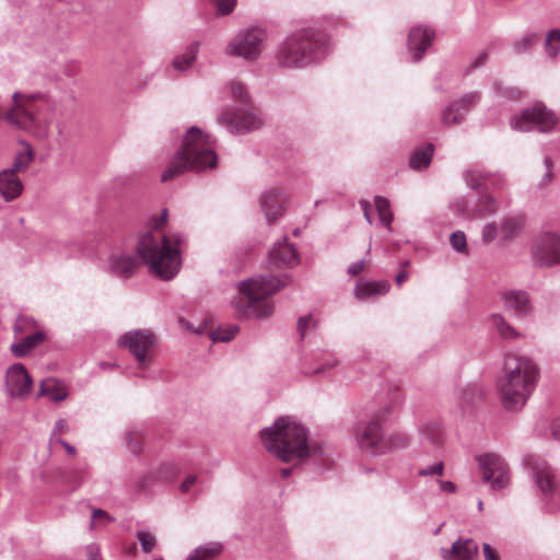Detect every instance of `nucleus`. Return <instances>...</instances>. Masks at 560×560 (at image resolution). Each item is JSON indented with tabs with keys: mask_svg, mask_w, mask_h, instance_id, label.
<instances>
[{
	"mask_svg": "<svg viewBox=\"0 0 560 560\" xmlns=\"http://www.w3.org/2000/svg\"><path fill=\"white\" fill-rule=\"evenodd\" d=\"M453 249L460 254H468L467 238L463 231H455L450 236Z\"/></svg>",
	"mask_w": 560,
	"mask_h": 560,
	"instance_id": "c03bdc74",
	"label": "nucleus"
},
{
	"mask_svg": "<svg viewBox=\"0 0 560 560\" xmlns=\"http://www.w3.org/2000/svg\"><path fill=\"white\" fill-rule=\"evenodd\" d=\"M354 436L361 451L371 455H380L383 443V425L380 417L360 421L354 429Z\"/></svg>",
	"mask_w": 560,
	"mask_h": 560,
	"instance_id": "9b49d317",
	"label": "nucleus"
},
{
	"mask_svg": "<svg viewBox=\"0 0 560 560\" xmlns=\"http://www.w3.org/2000/svg\"><path fill=\"white\" fill-rule=\"evenodd\" d=\"M444 471V464L442 462L434 463L433 465L419 470V476H442Z\"/></svg>",
	"mask_w": 560,
	"mask_h": 560,
	"instance_id": "864d4df0",
	"label": "nucleus"
},
{
	"mask_svg": "<svg viewBox=\"0 0 560 560\" xmlns=\"http://www.w3.org/2000/svg\"><path fill=\"white\" fill-rule=\"evenodd\" d=\"M210 2L217 8L219 15L232 13L236 5V0H210Z\"/></svg>",
	"mask_w": 560,
	"mask_h": 560,
	"instance_id": "09e8293b",
	"label": "nucleus"
},
{
	"mask_svg": "<svg viewBox=\"0 0 560 560\" xmlns=\"http://www.w3.org/2000/svg\"><path fill=\"white\" fill-rule=\"evenodd\" d=\"M537 487L542 493H551L555 490V475L551 467L545 462H538L533 466Z\"/></svg>",
	"mask_w": 560,
	"mask_h": 560,
	"instance_id": "bb28decb",
	"label": "nucleus"
},
{
	"mask_svg": "<svg viewBox=\"0 0 560 560\" xmlns=\"http://www.w3.org/2000/svg\"><path fill=\"white\" fill-rule=\"evenodd\" d=\"M482 479L490 482L492 489L500 490L510 481L509 468L504 459L497 454H485L478 458Z\"/></svg>",
	"mask_w": 560,
	"mask_h": 560,
	"instance_id": "ddd939ff",
	"label": "nucleus"
},
{
	"mask_svg": "<svg viewBox=\"0 0 560 560\" xmlns=\"http://www.w3.org/2000/svg\"><path fill=\"white\" fill-rule=\"evenodd\" d=\"M225 89L235 102L244 106H248L250 104L249 94L242 82L232 80L226 84Z\"/></svg>",
	"mask_w": 560,
	"mask_h": 560,
	"instance_id": "c9c22d12",
	"label": "nucleus"
},
{
	"mask_svg": "<svg viewBox=\"0 0 560 560\" xmlns=\"http://www.w3.org/2000/svg\"><path fill=\"white\" fill-rule=\"evenodd\" d=\"M85 555L89 560H101L100 547L97 544H90L85 547Z\"/></svg>",
	"mask_w": 560,
	"mask_h": 560,
	"instance_id": "6e6d98bb",
	"label": "nucleus"
},
{
	"mask_svg": "<svg viewBox=\"0 0 560 560\" xmlns=\"http://www.w3.org/2000/svg\"><path fill=\"white\" fill-rule=\"evenodd\" d=\"M23 191V184L11 171H0V196L9 202L15 200Z\"/></svg>",
	"mask_w": 560,
	"mask_h": 560,
	"instance_id": "b1692460",
	"label": "nucleus"
},
{
	"mask_svg": "<svg viewBox=\"0 0 560 560\" xmlns=\"http://www.w3.org/2000/svg\"><path fill=\"white\" fill-rule=\"evenodd\" d=\"M166 219L167 210H163L159 218L150 220L148 228L137 237L136 250L151 273L161 279L171 280L180 269L182 238L166 236L164 232Z\"/></svg>",
	"mask_w": 560,
	"mask_h": 560,
	"instance_id": "f257e3e1",
	"label": "nucleus"
},
{
	"mask_svg": "<svg viewBox=\"0 0 560 560\" xmlns=\"http://www.w3.org/2000/svg\"><path fill=\"white\" fill-rule=\"evenodd\" d=\"M69 431V425L65 419H59L56 421L55 429L50 435V443L57 441V439H61V434H66Z\"/></svg>",
	"mask_w": 560,
	"mask_h": 560,
	"instance_id": "603ef678",
	"label": "nucleus"
},
{
	"mask_svg": "<svg viewBox=\"0 0 560 560\" xmlns=\"http://www.w3.org/2000/svg\"><path fill=\"white\" fill-rule=\"evenodd\" d=\"M154 343L155 336L149 329L130 330L118 339V345L132 353L140 369H145L149 365L150 351Z\"/></svg>",
	"mask_w": 560,
	"mask_h": 560,
	"instance_id": "9d476101",
	"label": "nucleus"
},
{
	"mask_svg": "<svg viewBox=\"0 0 560 560\" xmlns=\"http://www.w3.org/2000/svg\"><path fill=\"white\" fill-rule=\"evenodd\" d=\"M501 300L506 310L513 312L518 319L527 318L533 314V305L529 295L523 290H508L501 294Z\"/></svg>",
	"mask_w": 560,
	"mask_h": 560,
	"instance_id": "6ab92c4d",
	"label": "nucleus"
},
{
	"mask_svg": "<svg viewBox=\"0 0 560 560\" xmlns=\"http://www.w3.org/2000/svg\"><path fill=\"white\" fill-rule=\"evenodd\" d=\"M268 264L271 267H293L299 264V254L295 247L288 242L287 237L278 241L269 253Z\"/></svg>",
	"mask_w": 560,
	"mask_h": 560,
	"instance_id": "aec40b11",
	"label": "nucleus"
},
{
	"mask_svg": "<svg viewBox=\"0 0 560 560\" xmlns=\"http://www.w3.org/2000/svg\"><path fill=\"white\" fill-rule=\"evenodd\" d=\"M197 481L196 475H189L185 478V480L180 483L179 490L183 493H187L192 485Z\"/></svg>",
	"mask_w": 560,
	"mask_h": 560,
	"instance_id": "bf43d9fd",
	"label": "nucleus"
},
{
	"mask_svg": "<svg viewBox=\"0 0 560 560\" xmlns=\"http://www.w3.org/2000/svg\"><path fill=\"white\" fill-rule=\"evenodd\" d=\"M525 217L522 214H508L501 219L500 234L503 242H511L523 232Z\"/></svg>",
	"mask_w": 560,
	"mask_h": 560,
	"instance_id": "393cba45",
	"label": "nucleus"
},
{
	"mask_svg": "<svg viewBox=\"0 0 560 560\" xmlns=\"http://www.w3.org/2000/svg\"><path fill=\"white\" fill-rule=\"evenodd\" d=\"M440 553L443 560H477L478 545L470 538H459L453 542L451 549L442 548Z\"/></svg>",
	"mask_w": 560,
	"mask_h": 560,
	"instance_id": "4be33fe9",
	"label": "nucleus"
},
{
	"mask_svg": "<svg viewBox=\"0 0 560 560\" xmlns=\"http://www.w3.org/2000/svg\"><path fill=\"white\" fill-rule=\"evenodd\" d=\"M375 208L378 212V218L381 223L386 226L389 231L392 230V221L394 219L393 213L390 211V205L388 199L376 196L374 199Z\"/></svg>",
	"mask_w": 560,
	"mask_h": 560,
	"instance_id": "4c0bfd02",
	"label": "nucleus"
},
{
	"mask_svg": "<svg viewBox=\"0 0 560 560\" xmlns=\"http://www.w3.org/2000/svg\"><path fill=\"white\" fill-rule=\"evenodd\" d=\"M137 258L121 247H115L110 250L107 258V271L124 279L133 276L138 268Z\"/></svg>",
	"mask_w": 560,
	"mask_h": 560,
	"instance_id": "2eb2a0df",
	"label": "nucleus"
},
{
	"mask_svg": "<svg viewBox=\"0 0 560 560\" xmlns=\"http://www.w3.org/2000/svg\"><path fill=\"white\" fill-rule=\"evenodd\" d=\"M237 331L238 327L235 325L218 328L210 332V338L213 342H228L236 336Z\"/></svg>",
	"mask_w": 560,
	"mask_h": 560,
	"instance_id": "79ce46f5",
	"label": "nucleus"
},
{
	"mask_svg": "<svg viewBox=\"0 0 560 560\" xmlns=\"http://www.w3.org/2000/svg\"><path fill=\"white\" fill-rule=\"evenodd\" d=\"M364 266V260L355 261L348 267V273L350 276H358L361 271H363Z\"/></svg>",
	"mask_w": 560,
	"mask_h": 560,
	"instance_id": "680f3d73",
	"label": "nucleus"
},
{
	"mask_svg": "<svg viewBox=\"0 0 560 560\" xmlns=\"http://www.w3.org/2000/svg\"><path fill=\"white\" fill-rule=\"evenodd\" d=\"M532 255L536 265L548 267L560 262V237L551 232L541 233L533 242Z\"/></svg>",
	"mask_w": 560,
	"mask_h": 560,
	"instance_id": "f8f14e48",
	"label": "nucleus"
},
{
	"mask_svg": "<svg viewBox=\"0 0 560 560\" xmlns=\"http://www.w3.org/2000/svg\"><path fill=\"white\" fill-rule=\"evenodd\" d=\"M265 448L278 459L299 463L312 454L307 430L289 417H280L260 432Z\"/></svg>",
	"mask_w": 560,
	"mask_h": 560,
	"instance_id": "7ed1b4c3",
	"label": "nucleus"
},
{
	"mask_svg": "<svg viewBox=\"0 0 560 560\" xmlns=\"http://www.w3.org/2000/svg\"><path fill=\"white\" fill-rule=\"evenodd\" d=\"M500 228L495 222L486 223L481 231V240L485 244L492 243L499 235Z\"/></svg>",
	"mask_w": 560,
	"mask_h": 560,
	"instance_id": "49530a36",
	"label": "nucleus"
},
{
	"mask_svg": "<svg viewBox=\"0 0 560 560\" xmlns=\"http://www.w3.org/2000/svg\"><path fill=\"white\" fill-rule=\"evenodd\" d=\"M551 434L556 440H560V419H555L551 422Z\"/></svg>",
	"mask_w": 560,
	"mask_h": 560,
	"instance_id": "69168bd1",
	"label": "nucleus"
},
{
	"mask_svg": "<svg viewBox=\"0 0 560 560\" xmlns=\"http://www.w3.org/2000/svg\"><path fill=\"white\" fill-rule=\"evenodd\" d=\"M114 520L115 518L110 516L106 511L102 509H93L89 529L94 530L96 527H104L107 524L114 522Z\"/></svg>",
	"mask_w": 560,
	"mask_h": 560,
	"instance_id": "ea45409f",
	"label": "nucleus"
},
{
	"mask_svg": "<svg viewBox=\"0 0 560 560\" xmlns=\"http://www.w3.org/2000/svg\"><path fill=\"white\" fill-rule=\"evenodd\" d=\"M420 432L432 444H438L442 440V430L439 423H425L421 427Z\"/></svg>",
	"mask_w": 560,
	"mask_h": 560,
	"instance_id": "a19ab883",
	"label": "nucleus"
},
{
	"mask_svg": "<svg viewBox=\"0 0 560 560\" xmlns=\"http://www.w3.org/2000/svg\"><path fill=\"white\" fill-rule=\"evenodd\" d=\"M536 364L525 357L510 355L504 361V374L498 381L501 402L506 410L523 408L537 382Z\"/></svg>",
	"mask_w": 560,
	"mask_h": 560,
	"instance_id": "39448f33",
	"label": "nucleus"
},
{
	"mask_svg": "<svg viewBox=\"0 0 560 560\" xmlns=\"http://www.w3.org/2000/svg\"><path fill=\"white\" fill-rule=\"evenodd\" d=\"M33 381L21 363H14L7 370L5 385L11 397L20 398L30 394Z\"/></svg>",
	"mask_w": 560,
	"mask_h": 560,
	"instance_id": "dca6fc26",
	"label": "nucleus"
},
{
	"mask_svg": "<svg viewBox=\"0 0 560 560\" xmlns=\"http://www.w3.org/2000/svg\"><path fill=\"white\" fill-rule=\"evenodd\" d=\"M545 166H546L547 173H546V175L544 177V180L550 182L551 176H552V174H551V171H552L551 158H549V156L545 158Z\"/></svg>",
	"mask_w": 560,
	"mask_h": 560,
	"instance_id": "338daca9",
	"label": "nucleus"
},
{
	"mask_svg": "<svg viewBox=\"0 0 560 560\" xmlns=\"http://www.w3.org/2000/svg\"><path fill=\"white\" fill-rule=\"evenodd\" d=\"M389 290V283L386 281H364L357 282L354 295L359 300H365L374 295L386 294Z\"/></svg>",
	"mask_w": 560,
	"mask_h": 560,
	"instance_id": "cd10ccee",
	"label": "nucleus"
},
{
	"mask_svg": "<svg viewBox=\"0 0 560 560\" xmlns=\"http://www.w3.org/2000/svg\"><path fill=\"white\" fill-rule=\"evenodd\" d=\"M223 549L220 542H209L205 546L196 548L187 558V560H213Z\"/></svg>",
	"mask_w": 560,
	"mask_h": 560,
	"instance_id": "72a5a7b5",
	"label": "nucleus"
},
{
	"mask_svg": "<svg viewBox=\"0 0 560 560\" xmlns=\"http://www.w3.org/2000/svg\"><path fill=\"white\" fill-rule=\"evenodd\" d=\"M326 36L315 28L293 32L279 45L275 60L284 69H302L316 62L325 54Z\"/></svg>",
	"mask_w": 560,
	"mask_h": 560,
	"instance_id": "0eeeda50",
	"label": "nucleus"
},
{
	"mask_svg": "<svg viewBox=\"0 0 560 560\" xmlns=\"http://www.w3.org/2000/svg\"><path fill=\"white\" fill-rule=\"evenodd\" d=\"M178 472V468L173 463H163L154 471H151L138 481V488L140 490H147L152 487L155 482H166L173 480Z\"/></svg>",
	"mask_w": 560,
	"mask_h": 560,
	"instance_id": "5701e85b",
	"label": "nucleus"
},
{
	"mask_svg": "<svg viewBox=\"0 0 560 560\" xmlns=\"http://www.w3.org/2000/svg\"><path fill=\"white\" fill-rule=\"evenodd\" d=\"M311 320H312V316L311 315L301 317L299 319V322H298V330H299L301 337H303L305 335V331H306Z\"/></svg>",
	"mask_w": 560,
	"mask_h": 560,
	"instance_id": "e2e57ef3",
	"label": "nucleus"
},
{
	"mask_svg": "<svg viewBox=\"0 0 560 560\" xmlns=\"http://www.w3.org/2000/svg\"><path fill=\"white\" fill-rule=\"evenodd\" d=\"M557 124L553 112L549 110L544 103L537 102L532 107L523 109L518 115L511 118V127L517 131H532L537 129L540 132L551 130Z\"/></svg>",
	"mask_w": 560,
	"mask_h": 560,
	"instance_id": "1a4fd4ad",
	"label": "nucleus"
},
{
	"mask_svg": "<svg viewBox=\"0 0 560 560\" xmlns=\"http://www.w3.org/2000/svg\"><path fill=\"white\" fill-rule=\"evenodd\" d=\"M33 159V150L30 145H26L22 151L16 153L11 166L4 170L11 171L13 174L18 175V173H23L28 168Z\"/></svg>",
	"mask_w": 560,
	"mask_h": 560,
	"instance_id": "473e14b6",
	"label": "nucleus"
},
{
	"mask_svg": "<svg viewBox=\"0 0 560 560\" xmlns=\"http://www.w3.org/2000/svg\"><path fill=\"white\" fill-rule=\"evenodd\" d=\"M491 326L504 339H516L520 337L517 330L511 326L506 319L500 314H493L490 317Z\"/></svg>",
	"mask_w": 560,
	"mask_h": 560,
	"instance_id": "f704fd0d",
	"label": "nucleus"
},
{
	"mask_svg": "<svg viewBox=\"0 0 560 560\" xmlns=\"http://www.w3.org/2000/svg\"><path fill=\"white\" fill-rule=\"evenodd\" d=\"M199 46L200 44L198 42L190 43L185 51L174 57L172 68L178 72L189 70L198 56Z\"/></svg>",
	"mask_w": 560,
	"mask_h": 560,
	"instance_id": "c756f323",
	"label": "nucleus"
},
{
	"mask_svg": "<svg viewBox=\"0 0 560 560\" xmlns=\"http://www.w3.org/2000/svg\"><path fill=\"white\" fill-rule=\"evenodd\" d=\"M218 155L213 139L198 127H190L184 139L183 149L171 159L161 175L162 182L172 180L188 171L201 172L217 165Z\"/></svg>",
	"mask_w": 560,
	"mask_h": 560,
	"instance_id": "20e7f679",
	"label": "nucleus"
},
{
	"mask_svg": "<svg viewBox=\"0 0 560 560\" xmlns=\"http://www.w3.org/2000/svg\"><path fill=\"white\" fill-rule=\"evenodd\" d=\"M498 209L499 207L495 199L490 195H483L479 199L476 217L485 218L487 215H492L498 211Z\"/></svg>",
	"mask_w": 560,
	"mask_h": 560,
	"instance_id": "58836bf2",
	"label": "nucleus"
},
{
	"mask_svg": "<svg viewBox=\"0 0 560 560\" xmlns=\"http://www.w3.org/2000/svg\"><path fill=\"white\" fill-rule=\"evenodd\" d=\"M35 327V320L27 316H19L14 323V332L16 336L23 334L24 331Z\"/></svg>",
	"mask_w": 560,
	"mask_h": 560,
	"instance_id": "de8ad7c7",
	"label": "nucleus"
},
{
	"mask_svg": "<svg viewBox=\"0 0 560 560\" xmlns=\"http://www.w3.org/2000/svg\"><path fill=\"white\" fill-rule=\"evenodd\" d=\"M489 56V52L487 50H483V51H480L476 58L471 61L470 66H469V70H474L480 66H482L485 63V61L487 60Z\"/></svg>",
	"mask_w": 560,
	"mask_h": 560,
	"instance_id": "4d7b16f0",
	"label": "nucleus"
},
{
	"mask_svg": "<svg viewBox=\"0 0 560 560\" xmlns=\"http://www.w3.org/2000/svg\"><path fill=\"white\" fill-rule=\"evenodd\" d=\"M433 155V144H428L424 149H418L410 158V166L413 170L427 167Z\"/></svg>",
	"mask_w": 560,
	"mask_h": 560,
	"instance_id": "e433bc0d",
	"label": "nucleus"
},
{
	"mask_svg": "<svg viewBox=\"0 0 560 560\" xmlns=\"http://www.w3.org/2000/svg\"><path fill=\"white\" fill-rule=\"evenodd\" d=\"M485 560H501L495 550L487 542L482 545Z\"/></svg>",
	"mask_w": 560,
	"mask_h": 560,
	"instance_id": "13d9d810",
	"label": "nucleus"
},
{
	"mask_svg": "<svg viewBox=\"0 0 560 560\" xmlns=\"http://www.w3.org/2000/svg\"><path fill=\"white\" fill-rule=\"evenodd\" d=\"M52 444H60L61 446H63V448L70 455H74L75 454L74 447L72 445H70L69 443H67L66 441H63L62 439H57V441H55Z\"/></svg>",
	"mask_w": 560,
	"mask_h": 560,
	"instance_id": "774afa93",
	"label": "nucleus"
},
{
	"mask_svg": "<svg viewBox=\"0 0 560 560\" xmlns=\"http://www.w3.org/2000/svg\"><path fill=\"white\" fill-rule=\"evenodd\" d=\"M285 206L287 196L280 188H271L260 197V208L268 224L275 223L283 215Z\"/></svg>",
	"mask_w": 560,
	"mask_h": 560,
	"instance_id": "f3484780",
	"label": "nucleus"
},
{
	"mask_svg": "<svg viewBox=\"0 0 560 560\" xmlns=\"http://www.w3.org/2000/svg\"><path fill=\"white\" fill-rule=\"evenodd\" d=\"M537 39L536 34H526L518 42L515 43V49L517 52L527 50Z\"/></svg>",
	"mask_w": 560,
	"mask_h": 560,
	"instance_id": "3c124183",
	"label": "nucleus"
},
{
	"mask_svg": "<svg viewBox=\"0 0 560 560\" xmlns=\"http://www.w3.org/2000/svg\"><path fill=\"white\" fill-rule=\"evenodd\" d=\"M38 396H48L52 401L59 402L67 398L68 392L62 384L49 378L40 383Z\"/></svg>",
	"mask_w": 560,
	"mask_h": 560,
	"instance_id": "7c9ffc66",
	"label": "nucleus"
},
{
	"mask_svg": "<svg viewBox=\"0 0 560 560\" xmlns=\"http://www.w3.org/2000/svg\"><path fill=\"white\" fill-rule=\"evenodd\" d=\"M359 203L363 211L364 219L369 224H372L373 220L371 215V203L368 200H360Z\"/></svg>",
	"mask_w": 560,
	"mask_h": 560,
	"instance_id": "052dcab7",
	"label": "nucleus"
},
{
	"mask_svg": "<svg viewBox=\"0 0 560 560\" xmlns=\"http://www.w3.org/2000/svg\"><path fill=\"white\" fill-rule=\"evenodd\" d=\"M479 102L478 93H469L460 100L453 102L441 114V121L445 126L458 125L469 110Z\"/></svg>",
	"mask_w": 560,
	"mask_h": 560,
	"instance_id": "a211bd4d",
	"label": "nucleus"
},
{
	"mask_svg": "<svg viewBox=\"0 0 560 560\" xmlns=\"http://www.w3.org/2000/svg\"><path fill=\"white\" fill-rule=\"evenodd\" d=\"M137 538L144 552H150L153 549L155 545V537L152 534L141 530L137 534Z\"/></svg>",
	"mask_w": 560,
	"mask_h": 560,
	"instance_id": "8fccbe9b",
	"label": "nucleus"
},
{
	"mask_svg": "<svg viewBox=\"0 0 560 560\" xmlns=\"http://www.w3.org/2000/svg\"><path fill=\"white\" fill-rule=\"evenodd\" d=\"M546 50L550 57H556L560 50V30H551L546 36Z\"/></svg>",
	"mask_w": 560,
	"mask_h": 560,
	"instance_id": "37998d69",
	"label": "nucleus"
},
{
	"mask_svg": "<svg viewBox=\"0 0 560 560\" xmlns=\"http://www.w3.org/2000/svg\"><path fill=\"white\" fill-rule=\"evenodd\" d=\"M12 98L14 104L5 112L9 125L26 130L40 140L50 136L52 124H56L58 132L61 133L56 106L43 95L14 92Z\"/></svg>",
	"mask_w": 560,
	"mask_h": 560,
	"instance_id": "f03ea898",
	"label": "nucleus"
},
{
	"mask_svg": "<svg viewBox=\"0 0 560 560\" xmlns=\"http://www.w3.org/2000/svg\"><path fill=\"white\" fill-rule=\"evenodd\" d=\"M218 122L231 133H244L257 129L261 125L260 118L250 108L237 113L224 112L218 117Z\"/></svg>",
	"mask_w": 560,
	"mask_h": 560,
	"instance_id": "4468645a",
	"label": "nucleus"
},
{
	"mask_svg": "<svg viewBox=\"0 0 560 560\" xmlns=\"http://www.w3.org/2000/svg\"><path fill=\"white\" fill-rule=\"evenodd\" d=\"M142 446V436L138 431H129L126 434V447L133 454H139Z\"/></svg>",
	"mask_w": 560,
	"mask_h": 560,
	"instance_id": "a18cd8bd",
	"label": "nucleus"
},
{
	"mask_svg": "<svg viewBox=\"0 0 560 560\" xmlns=\"http://www.w3.org/2000/svg\"><path fill=\"white\" fill-rule=\"evenodd\" d=\"M441 491L446 493H454L456 491V485L450 480H439Z\"/></svg>",
	"mask_w": 560,
	"mask_h": 560,
	"instance_id": "0e129e2a",
	"label": "nucleus"
},
{
	"mask_svg": "<svg viewBox=\"0 0 560 560\" xmlns=\"http://www.w3.org/2000/svg\"><path fill=\"white\" fill-rule=\"evenodd\" d=\"M45 340V334L43 331H35L22 338L19 342L11 345V352L15 358H23L27 355L34 348L40 345Z\"/></svg>",
	"mask_w": 560,
	"mask_h": 560,
	"instance_id": "c85d7f7f",
	"label": "nucleus"
},
{
	"mask_svg": "<svg viewBox=\"0 0 560 560\" xmlns=\"http://www.w3.org/2000/svg\"><path fill=\"white\" fill-rule=\"evenodd\" d=\"M409 444L410 439L406 433L394 432L388 435L384 434L380 455L392 451L404 450L408 447Z\"/></svg>",
	"mask_w": 560,
	"mask_h": 560,
	"instance_id": "2f4dec72",
	"label": "nucleus"
},
{
	"mask_svg": "<svg viewBox=\"0 0 560 560\" xmlns=\"http://www.w3.org/2000/svg\"><path fill=\"white\" fill-rule=\"evenodd\" d=\"M404 400V395L400 389L395 388L390 394L389 404L385 407L386 412L394 410L396 407L400 406Z\"/></svg>",
	"mask_w": 560,
	"mask_h": 560,
	"instance_id": "5fc2aeb1",
	"label": "nucleus"
},
{
	"mask_svg": "<svg viewBox=\"0 0 560 560\" xmlns=\"http://www.w3.org/2000/svg\"><path fill=\"white\" fill-rule=\"evenodd\" d=\"M283 287L285 283L273 276L248 278L237 284V295L231 304L242 317L262 319L273 313V303L269 296Z\"/></svg>",
	"mask_w": 560,
	"mask_h": 560,
	"instance_id": "423d86ee",
	"label": "nucleus"
},
{
	"mask_svg": "<svg viewBox=\"0 0 560 560\" xmlns=\"http://www.w3.org/2000/svg\"><path fill=\"white\" fill-rule=\"evenodd\" d=\"M266 39L267 34L262 28L249 27L240 31L228 43L225 54L246 61H255L260 57Z\"/></svg>",
	"mask_w": 560,
	"mask_h": 560,
	"instance_id": "6e6552de",
	"label": "nucleus"
},
{
	"mask_svg": "<svg viewBox=\"0 0 560 560\" xmlns=\"http://www.w3.org/2000/svg\"><path fill=\"white\" fill-rule=\"evenodd\" d=\"M434 32L429 27H412L408 35V49L413 61L422 59L424 51L431 46Z\"/></svg>",
	"mask_w": 560,
	"mask_h": 560,
	"instance_id": "412c9836",
	"label": "nucleus"
},
{
	"mask_svg": "<svg viewBox=\"0 0 560 560\" xmlns=\"http://www.w3.org/2000/svg\"><path fill=\"white\" fill-rule=\"evenodd\" d=\"M465 179L467 185L472 189H477L483 185H490L494 189H502L504 186V179L501 176L485 174L478 170L467 171Z\"/></svg>",
	"mask_w": 560,
	"mask_h": 560,
	"instance_id": "a878e982",
	"label": "nucleus"
}]
</instances>
